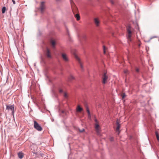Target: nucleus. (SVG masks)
I'll use <instances>...</instances> for the list:
<instances>
[{"mask_svg": "<svg viewBox=\"0 0 159 159\" xmlns=\"http://www.w3.org/2000/svg\"><path fill=\"white\" fill-rule=\"evenodd\" d=\"M6 10V8L5 7H4L2 8V13H4Z\"/></svg>", "mask_w": 159, "mask_h": 159, "instance_id": "aec40b11", "label": "nucleus"}, {"mask_svg": "<svg viewBox=\"0 0 159 159\" xmlns=\"http://www.w3.org/2000/svg\"><path fill=\"white\" fill-rule=\"evenodd\" d=\"M46 8L45 2H41L40 5L39 10L41 13H43L44 12Z\"/></svg>", "mask_w": 159, "mask_h": 159, "instance_id": "7ed1b4c3", "label": "nucleus"}, {"mask_svg": "<svg viewBox=\"0 0 159 159\" xmlns=\"http://www.w3.org/2000/svg\"><path fill=\"white\" fill-rule=\"evenodd\" d=\"M103 52L104 54H106V48L105 46H103Z\"/></svg>", "mask_w": 159, "mask_h": 159, "instance_id": "412c9836", "label": "nucleus"}, {"mask_svg": "<svg viewBox=\"0 0 159 159\" xmlns=\"http://www.w3.org/2000/svg\"><path fill=\"white\" fill-rule=\"evenodd\" d=\"M59 92H60V93H61V92H62V90H61V89H60V90H59Z\"/></svg>", "mask_w": 159, "mask_h": 159, "instance_id": "7c9ffc66", "label": "nucleus"}, {"mask_svg": "<svg viewBox=\"0 0 159 159\" xmlns=\"http://www.w3.org/2000/svg\"><path fill=\"white\" fill-rule=\"evenodd\" d=\"M34 127L39 131H41L42 130V128L36 121H34Z\"/></svg>", "mask_w": 159, "mask_h": 159, "instance_id": "20e7f679", "label": "nucleus"}, {"mask_svg": "<svg viewBox=\"0 0 159 159\" xmlns=\"http://www.w3.org/2000/svg\"><path fill=\"white\" fill-rule=\"evenodd\" d=\"M114 139L112 137H111L110 138V140L111 141H112Z\"/></svg>", "mask_w": 159, "mask_h": 159, "instance_id": "5701e85b", "label": "nucleus"}, {"mask_svg": "<svg viewBox=\"0 0 159 159\" xmlns=\"http://www.w3.org/2000/svg\"><path fill=\"white\" fill-rule=\"evenodd\" d=\"M157 138V139L158 141L159 142V135L157 132H155Z\"/></svg>", "mask_w": 159, "mask_h": 159, "instance_id": "6ab92c4d", "label": "nucleus"}, {"mask_svg": "<svg viewBox=\"0 0 159 159\" xmlns=\"http://www.w3.org/2000/svg\"><path fill=\"white\" fill-rule=\"evenodd\" d=\"M45 55L47 57L48 59H50L52 57L51 52L49 49L47 48L45 52Z\"/></svg>", "mask_w": 159, "mask_h": 159, "instance_id": "1a4fd4ad", "label": "nucleus"}, {"mask_svg": "<svg viewBox=\"0 0 159 159\" xmlns=\"http://www.w3.org/2000/svg\"><path fill=\"white\" fill-rule=\"evenodd\" d=\"M84 129H83L81 130H80L79 129V131L80 132H83V131H84Z\"/></svg>", "mask_w": 159, "mask_h": 159, "instance_id": "bb28decb", "label": "nucleus"}, {"mask_svg": "<svg viewBox=\"0 0 159 159\" xmlns=\"http://www.w3.org/2000/svg\"><path fill=\"white\" fill-rule=\"evenodd\" d=\"M61 57L66 62H67L69 61V59L67 55L65 53H61Z\"/></svg>", "mask_w": 159, "mask_h": 159, "instance_id": "39448f33", "label": "nucleus"}, {"mask_svg": "<svg viewBox=\"0 0 159 159\" xmlns=\"http://www.w3.org/2000/svg\"><path fill=\"white\" fill-rule=\"evenodd\" d=\"M70 2L71 5V7L72 10L74 14L76 13L78 11V9L75 5L74 2L72 1V0H70Z\"/></svg>", "mask_w": 159, "mask_h": 159, "instance_id": "f03ea898", "label": "nucleus"}, {"mask_svg": "<svg viewBox=\"0 0 159 159\" xmlns=\"http://www.w3.org/2000/svg\"><path fill=\"white\" fill-rule=\"evenodd\" d=\"M57 1H59L60 0H56Z\"/></svg>", "mask_w": 159, "mask_h": 159, "instance_id": "2f4dec72", "label": "nucleus"}, {"mask_svg": "<svg viewBox=\"0 0 159 159\" xmlns=\"http://www.w3.org/2000/svg\"><path fill=\"white\" fill-rule=\"evenodd\" d=\"M94 21L95 24L97 26H99L100 24V20L98 18H95L94 19Z\"/></svg>", "mask_w": 159, "mask_h": 159, "instance_id": "f8f14e48", "label": "nucleus"}, {"mask_svg": "<svg viewBox=\"0 0 159 159\" xmlns=\"http://www.w3.org/2000/svg\"><path fill=\"white\" fill-rule=\"evenodd\" d=\"M87 111L88 113V117L89 119H90L91 118V115L90 114V111L89 110L88 108H87Z\"/></svg>", "mask_w": 159, "mask_h": 159, "instance_id": "a211bd4d", "label": "nucleus"}, {"mask_svg": "<svg viewBox=\"0 0 159 159\" xmlns=\"http://www.w3.org/2000/svg\"><path fill=\"white\" fill-rule=\"evenodd\" d=\"M6 109L8 110H11L12 111V115L14 114V107L13 105H7Z\"/></svg>", "mask_w": 159, "mask_h": 159, "instance_id": "6e6552de", "label": "nucleus"}, {"mask_svg": "<svg viewBox=\"0 0 159 159\" xmlns=\"http://www.w3.org/2000/svg\"><path fill=\"white\" fill-rule=\"evenodd\" d=\"M95 127L97 134H99L100 132V129L98 123H95Z\"/></svg>", "mask_w": 159, "mask_h": 159, "instance_id": "0eeeda50", "label": "nucleus"}, {"mask_svg": "<svg viewBox=\"0 0 159 159\" xmlns=\"http://www.w3.org/2000/svg\"><path fill=\"white\" fill-rule=\"evenodd\" d=\"M95 121L96 122V123H98V120H97L96 119H95Z\"/></svg>", "mask_w": 159, "mask_h": 159, "instance_id": "c756f323", "label": "nucleus"}, {"mask_svg": "<svg viewBox=\"0 0 159 159\" xmlns=\"http://www.w3.org/2000/svg\"><path fill=\"white\" fill-rule=\"evenodd\" d=\"M135 70H136V71L137 72H139V69L138 68H136Z\"/></svg>", "mask_w": 159, "mask_h": 159, "instance_id": "a878e982", "label": "nucleus"}, {"mask_svg": "<svg viewBox=\"0 0 159 159\" xmlns=\"http://www.w3.org/2000/svg\"><path fill=\"white\" fill-rule=\"evenodd\" d=\"M64 97L65 98H67V94L66 93H65L64 94Z\"/></svg>", "mask_w": 159, "mask_h": 159, "instance_id": "4be33fe9", "label": "nucleus"}, {"mask_svg": "<svg viewBox=\"0 0 159 159\" xmlns=\"http://www.w3.org/2000/svg\"><path fill=\"white\" fill-rule=\"evenodd\" d=\"M75 16L77 20H79L80 19V16L79 14H75Z\"/></svg>", "mask_w": 159, "mask_h": 159, "instance_id": "f3484780", "label": "nucleus"}, {"mask_svg": "<svg viewBox=\"0 0 159 159\" xmlns=\"http://www.w3.org/2000/svg\"><path fill=\"white\" fill-rule=\"evenodd\" d=\"M125 95L124 94V93H123L122 94V99L124 98L125 97Z\"/></svg>", "mask_w": 159, "mask_h": 159, "instance_id": "393cba45", "label": "nucleus"}, {"mask_svg": "<svg viewBox=\"0 0 159 159\" xmlns=\"http://www.w3.org/2000/svg\"><path fill=\"white\" fill-rule=\"evenodd\" d=\"M68 81H69L70 82V81H72V80H74L75 78L73 75H70L69 77L68 78Z\"/></svg>", "mask_w": 159, "mask_h": 159, "instance_id": "2eb2a0df", "label": "nucleus"}, {"mask_svg": "<svg viewBox=\"0 0 159 159\" xmlns=\"http://www.w3.org/2000/svg\"><path fill=\"white\" fill-rule=\"evenodd\" d=\"M102 83L103 84H106L107 81V80L108 79V76L106 75V73H104V74L102 76Z\"/></svg>", "mask_w": 159, "mask_h": 159, "instance_id": "423d86ee", "label": "nucleus"}, {"mask_svg": "<svg viewBox=\"0 0 159 159\" xmlns=\"http://www.w3.org/2000/svg\"><path fill=\"white\" fill-rule=\"evenodd\" d=\"M83 110L82 108H81L80 105H78L76 108V111L77 112H80Z\"/></svg>", "mask_w": 159, "mask_h": 159, "instance_id": "4468645a", "label": "nucleus"}, {"mask_svg": "<svg viewBox=\"0 0 159 159\" xmlns=\"http://www.w3.org/2000/svg\"><path fill=\"white\" fill-rule=\"evenodd\" d=\"M18 157L20 159H22L24 155L23 153L22 152H19L18 153Z\"/></svg>", "mask_w": 159, "mask_h": 159, "instance_id": "dca6fc26", "label": "nucleus"}, {"mask_svg": "<svg viewBox=\"0 0 159 159\" xmlns=\"http://www.w3.org/2000/svg\"><path fill=\"white\" fill-rule=\"evenodd\" d=\"M116 123L117 125V126L116 128V131L118 132V134H119L120 132L119 129L120 128V125L119 124V121L118 119L116 120Z\"/></svg>", "mask_w": 159, "mask_h": 159, "instance_id": "9b49d317", "label": "nucleus"}, {"mask_svg": "<svg viewBox=\"0 0 159 159\" xmlns=\"http://www.w3.org/2000/svg\"><path fill=\"white\" fill-rule=\"evenodd\" d=\"M127 38L128 40V42L129 43L132 41L131 35L132 29L130 26H129L127 27Z\"/></svg>", "mask_w": 159, "mask_h": 159, "instance_id": "f257e3e1", "label": "nucleus"}, {"mask_svg": "<svg viewBox=\"0 0 159 159\" xmlns=\"http://www.w3.org/2000/svg\"><path fill=\"white\" fill-rule=\"evenodd\" d=\"M74 57H75V59L78 61L79 63L80 64V67L81 68L82 70H83V67L82 63L80 61V59L79 58L78 56L75 54H74Z\"/></svg>", "mask_w": 159, "mask_h": 159, "instance_id": "9d476101", "label": "nucleus"}, {"mask_svg": "<svg viewBox=\"0 0 159 159\" xmlns=\"http://www.w3.org/2000/svg\"><path fill=\"white\" fill-rule=\"evenodd\" d=\"M50 42L51 43L52 48L53 49L55 47V45L56 44V42L55 41L54 39H52L50 41Z\"/></svg>", "mask_w": 159, "mask_h": 159, "instance_id": "ddd939ff", "label": "nucleus"}, {"mask_svg": "<svg viewBox=\"0 0 159 159\" xmlns=\"http://www.w3.org/2000/svg\"><path fill=\"white\" fill-rule=\"evenodd\" d=\"M128 70H124V72L125 74H127L128 73Z\"/></svg>", "mask_w": 159, "mask_h": 159, "instance_id": "b1692460", "label": "nucleus"}, {"mask_svg": "<svg viewBox=\"0 0 159 159\" xmlns=\"http://www.w3.org/2000/svg\"><path fill=\"white\" fill-rule=\"evenodd\" d=\"M139 43L138 46L139 47H140V46L141 45V43L139 41Z\"/></svg>", "mask_w": 159, "mask_h": 159, "instance_id": "c85d7f7f", "label": "nucleus"}, {"mask_svg": "<svg viewBox=\"0 0 159 159\" xmlns=\"http://www.w3.org/2000/svg\"><path fill=\"white\" fill-rule=\"evenodd\" d=\"M12 1L13 2L14 4H15L16 3V2L15 0H12Z\"/></svg>", "mask_w": 159, "mask_h": 159, "instance_id": "cd10ccee", "label": "nucleus"}]
</instances>
